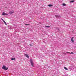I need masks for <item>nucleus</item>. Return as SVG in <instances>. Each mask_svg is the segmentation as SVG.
I'll return each instance as SVG.
<instances>
[{
    "mask_svg": "<svg viewBox=\"0 0 76 76\" xmlns=\"http://www.w3.org/2000/svg\"><path fill=\"white\" fill-rule=\"evenodd\" d=\"M66 53H69V54H70V52H66Z\"/></svg>",
    "mask_w": 76,
    "mask_h": 76,
    "instance_id": "obj_16",
    "label": "nucleus"
},
{
    "mask_svg": "<svg viewBox=\"0 0 76 76\" xmlns=\"http://www.w3.org/2000/svg\"><path fill=\"white\" fill-rule=\"evenodd\" d=\"M74 54V53H73V52H71V53H70V54Z\"/></svg>",
    "mask_w": 76,
    "mask_h": 76,
    "instance_id": "obj_15",
    "label": "nucleus"
},
{
    "mask_svg": "<svg viewBox=\"0 0 76 76\" xmlns=\"http://www.w3.org/2000/svg\"><path fill=\"white\" fill-rule=\"evenodd\" d=\"M71 41H72V42H74V41L73 40V37H72L71 39Z\"/></svg>",
    "mask_w": 76,
    "mask_h": 76,
    "instance_id": "obj_7",
    "label": "nucleus"
},
{
    "mask_svg": "<svg viewBox=\"0 0 76 76\" xmlns=\"http://www.w3.org/2000/svg\"><path fill=\"white\" fill-rule=\"evenodd\" d=\"M55 16L56 18H60L61 16L60 15H56Z\"/></svg>",
    "mask_w": 76,
    "mask_h": 76,
    "instance_id": "obj_8",
    "label": "nucleus"
},
{
    "mask_svg": "<svg viewBox=\"0 0 76 76\" xmlns=\"http://www.w3.org/2000/svg\"><path fill=\"white\" fill-rule=\"evenodd\" d=\"M30 61L31 62V66H32V67H34V63H33L32 60L30 59Z\"/></svg>",
    "mask_w": 76,
    "mask_h": 76,
    "instance_id": "obj_2",
    "label": "nucleus"
},
{
    "mask_svg": "<svg viewBox=\"0 0 76 76\" xmlns=\"http://www.w3.org/2000/svg\"><path fill=\"white\" fill-rule=\"evenodd\" d=\"M45 26V27H47V28H50V26Z\"/></svg>",
    "mask_w": 76,
    "mask_h": 76,
    "instance_id": "obj_14",
    "label": "nucleus"
},
{
    "mask_svg": "<svg viewBox=\"0 0 76 76\" xmlns=\"http://www.w3.org/2000/svg\"><path fill=\"white\" fill-rule=\"evenodd\" d=\"M1 20H2V21H3V22H4V23H5L6 25H7V23H6V22H5V21H4V20L3 19H1Z\"/></svg>",
    "mask_w": 76,
    "mask_h": 76,
    "instance_id": "obj_4",
    "label": "nucleus"
},
{
    "mask_svg": "<svg viewBox=\"0 0 76 76\" xmlns=\"http://www.w3.org/2000/svg\"><path fill=\"white\" fill-rule=\"evenodd\" d=\"M48 6H49V7H51V6H53V5L49 4L48 5Z\"/></svg>",
    "mask_w": 76,
    "mask_h": 76,
    "instance_id": "obj_9",
    "label": "nucleus"
},
{
    "mask_svg": "<svg viewBox=\"0 0 76 76\" xmlns=\"http://www.w3.org/2000/svg\"><path fill=\"white\" fill-rule=\"evenodd\" d=\"M2 69H4V70H7V69H8V68L6 67V66L4 65L2 67Z\"/></svg>",
    "mask_w": 76,
    "mask_h": 76,
    "instance_id": "obj_1",
    "label": "nucleus"
},
{
    "mask_svg": "<svg viewBox=\"0 0 76 76\" xmlns=\"http://www.w3.org/2000/svg\"><path fill=\"white\" fill-rule=\"evenodd\" d=\"M2 15H4V16H5V15H7V14L4 13V12H3Z\"/></svg>",
    "mask_w": 76,
    "mask_h": 76,
    "instance_id": "obj_6",
    "label": "nucleus"
},
{
    "mask_svg": "<svg viewBox=\"0 0 76 76\" xmlns=\"http://www.w3.org/2000/svg\"><path fill=\"white\" fill-rule=\"evenodd\" d=\"M25 25H29V24H25Z\"/></svg>",
    "mask_w": 76,
    "mask_h": 76,
    "instance_id": "obj_17",
    "label": "nucleus"
},
{
    "mask_svg": "<svg viewBox=\"0 0 76 76\" xmlns=\"http://www.w3.org/2000/svg\"><path fill=\"white\" fill-rule=\"evenodd\" d=\"M24 56H25L26 57H27V58H29V56H28V54H24Z\"/></svg>",
    "mask_w": 76,
    "mask_h": 76,
    "instance_id": "obj_3",
    "label": "nucleus"
},
{
    "mask_svg": "<svg viewBox=\"0 0 76 76\" xmlns=\"http://www.w3.org/2000/svg\"><path fill=\"white\" fill-rule=\"evenodd\" d=\"M14 13V11H10L9 12V13H10V14H12V13Z\"/></svg>",
    "mask_w": 76,
    "mask_h": 76,
    "instance_id": "obj_5",
    "label": "nucleus"
},
{
    "mask_svg": "<svg viewBox=\"0 0 76 76\" xmlns=\"http://www.w3.org/2000/svg\"><path fill=\"white\" fill-rule=\"evenodd\" d=\"M66 4H63V6H66Z\"/></svg>",
    "mask_w": 76,
    "mask_h": 76,
    "instance_id": "obj_11",
    "label": "nucleus"
},
{
    "mask_svg": "<svg viewBox=\"0 0 76 76\" xmlns=\"http://www.w3.org/2000/svg\"><path fill=\"white\" fill-rule=\"evenodd\" d=\"M30 46H32V45L30 44Z\"/></svg>",
    "mask_w": 76,
    "mask_h": 76,
    "instance_id": "obj_18",
    "label": "nucleus"
},
{
    "mask_svg": "<svg viewBox=\"0 0 76 76\" xmlns=\"http://www.w3.org/2000/svg\"><path fill=\"white\" fill-rule=\"evenodd\" d=\"M11 60H15V58H12Z\"/></svg>",
    "mask_w": 76,
    "mask_h": 76,
    "instance_id": "obj_13",
    "label": "nucleus"
},
{
    "mask_svg": "<svg viewBox=\"0 0 76 76\" xmlns=\"http://www.w3.org/2000/svg\"><path fill=\"white\" fill-rule=\"evenodd\" d=\"M74 1H71L70 2L71 3H73V2H74Z\"/></svg>",
    "mask_w": 76,
    "mask_h": 76,
    "instance_id": "obj_12",
    "label": "nucleus"
},
{
    "mask_svg": "<svg viewBox=\"0 0 76 76\" xmlns=\"http://www.w3.org/2000/svg\"><path fill=\"white\" fill-rule=\"evenodd\" d=\"M64 69H65V70H68V69H67V68L66 67H64Z\"/></svg>",
    "mask_w": 76,
    "mask_h": 76,
    "instance_id": "obj_10",
    "label": "nucleus"
}]
</instances>
